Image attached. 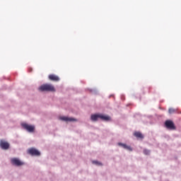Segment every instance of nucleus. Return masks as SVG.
<instances>
[{
  "instance_id": "1",
  "label": "nucleus",
  "mask_w": 181,
  "mask_h": 181,
  "mask_svg": "<svg viewBox=\"0 0 181 181\" xmlns=\"http://www.w3.org/2000/svg\"><path fill=\"white\" fill-rule=\"evenodd\" d=\"M99 118L103 121H110V116H107V115H102V113H98V115H91L90 119L92 121H98Z\"/></svg>"
},
{
  "instance_id": "2",
  "label": "nucleus",
  "mask_w": 181,
  "mask_h": 181,
  "mask_svg": "<svg viewBox=\"0 0 181 181\" xmlns=\"http://www.w3.org/2000/svg\"><path fill=\"white\" fill-rule=\"evenodd\" d=\"M165 126L167 129H170V131H175L176 129V126L173 120H165Z\"/></svg>"
},
{
  "instance_id": "3",
  "label": "nucleus",
  "mask_w": 181,
  "mask_h": 181,
  "mask_svg": "<svg viewBox=\"0 0 181 181\" xmlns=\"http://www.w3.org/2000/svg\"><path fill=\"white\" fill-rule=\"evenodd\" d=\"M21 127L28 132H35V126L34 125H30L27 123H21Z\"/></svg>"
},
{
  "instance_id": "4",
  "label": "nucleus",
  "mask_w": 181,
  "mask_h": 181,
  "mask_svg": "<svg viewBox=\"0 0 181 181\" xmlns=\"http://www.w3.org/2000/svg\"><path fill=\"white\" fill-rule=\"evenodd\" d=\"M10 146H11V144H9L8 141L4 139L0 140V148L4 151H8Z\"/></svg>"
},
{
  "instance_id": "5",
  "label": "nucleus",
  "mask_w": 181,
  "mask_h": 181,
  "mask_svg": "<svg viewBox=\"0 0 181 181\" xmlns=\"http://www.w3.org/2000/svg\"><path fill=\"white\" fill-rule=\"evenodd\" d=\"M11 165H13L14 166H23L25 165V163L20 160L18 158H13L11 159Z\"/></svg>"
},
{
  "instance_id": "6",
  "label": "nucleus",
  "mask_w": 181,
  "mask_h": 181,
  "mask_svg": "<svg viewBox=\"0 0 181 181\" xmlns=\"http://www.w3.org/2000/svg\"><path fill=\"white\" fill-rule=\"evenodd\" d=\"M28 153L31 155V156H40V151H38L37 149L35 148H30L28 150Z\"/></svg>"
},
{
  "instance_id": "7",
  "label": "nucleus",
  "mask_w": 181,
  "mask_h": 181,
  "mask_svg": "<svg viewBox=\"0 0 181 181\" xmlns=\"http://www.w3.org/2000/svg\"><path fill=\"white\" fill-rule=\"evenodd\" d=\"M60 119H62V121H66V122H68V121H69V122H72V121H76V119H74V117H68V116H62Z\"/></svg>"
},
{
  "instance_id": "8",
  "label": "nucleus",
  "mask_w": 181,
  "mask_h": 181,
  "mask_svg": "<svg viewBox=\"0 0 181 181\" xmlns=\"http://www.w3.org/2000/svg\"><path fill=\"white\" fill-rule=\"evenodd\" d=\"M48 78L51 81H59V76H58L57 75H54L53 74H51L50 75H49Z\"/></svg>"
},
{
  "instance_id": "9",
  "label": "nucleus",
  "mask_w": 181,
  "mask_h": 181,
  "mask_svg": "<svg viewBox=\"0 0 181 181\" xmlns=\"http://www.w3.org/2000/svg\"><path fill=\"white\" fill-rule=\"evenodd\" d=\"M47 90H50L51 92H55L56 89L54 85H52L51 83H47Z\"/></svg>"
},
{
  "instance_id": "10",
  "label": "nucleus",
  "mask_w": 181,
  "mask_h": 181,
  "mask_svg": "<svg viewBox=\"0 0 181 181\" xmlns=\"http://www.w3.org/2000/svg\"><path fill=\"white\" fill-rule=\"evenodd\" d=\"M134 136H136V138H139L140 139H144V135H142L141 132H134Z\"/></svg>"
},
{
  "instance_id": "11",
  "label": "nucleus",
  "mask_w": 181,
  "mask_h": 181,
  "mask_svg": "<svg viewBox=\"0 0 181 181\" xmlns=\"http://www.w3.org/2000/svg\"><path fill=\"white\" fill-rule=\"evenodd\" d=\"M119 146H122L124 149H127L128 151H132L131 146H127L125 144H118Z\"/></svg>"
},
{
  "instance_id": "12",
  "label": "nucleus",
  "mask_w": 181,
  "mask_h": 181,
  "mask_svg": "<svg viewBox=\"0 0 181 181\" xmlns=\"http://www.w3.org/2000/svg\"><path fill=\"white\" fill-rule=\"evenodd\" d=\"M175 112H177V110H176V109H175V107H170L168 109L169 114H175Z\"/></svg>"
},
{
  "instance_id": "13",
  "label": "nucleus",
  "mask_w": 181,
  "mask_h": 181,
  "mask_svg": "<svg viewBox=\"0 0 181 181\" xmlns=\"http://www.w3.org/2000/svg\"><path fill=\"white\" fill-rule=\"evenodd\" d=\"M39 91H46V84L42 85L39 88Z\"/></svg>"
},
{
  "instance_id": "14",
  "label": "nucleus",
  "mask_w": 181,
  "mask_h": 181,
  "mask_svg": "<svg viewBox=\"0 0 181 181\" xmlns=\"http://www.w3.org/2000/svg\"><path fill=\"white\" fill-rule=\"evenodd\" d=\"M144 155H150L151 151H148V149H144Z\"/></svg>"
},
{
  "instance_id": "15",
  "label": "nucleus",
  "mask_w": 181,
  "mask_h": 181,
  "mask_svg": "<svg viewBox=\"0 0 181 181\" xmlns=\"http://www.w3.org/2000/svg\"><path fill=\"white\" fill-rule=\"evenodd\" d=\"M93 163H95V165H101V163H100V162L97 161V160H94L93 162Z\"/></svg>"
},
{
  "instance_id": "16",
  "label": "nucleus",
  "mask_w": 181,
  "mask_h": 181,
  "mask_svg": "<svg viewBox=\"0 0 181 181\" xmlns=\"http://www.w3.org/2000/svg\"><path fill=\"white\" fill-rule=\"evenodd\" d=\"M32 70H33L32 68L28 69V71H32Z\"/></svg>"
}]
</instances>
